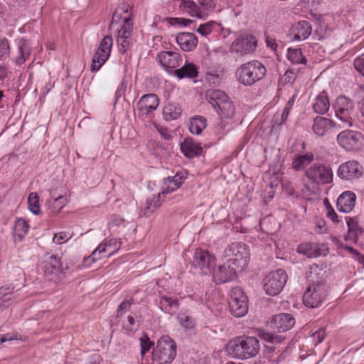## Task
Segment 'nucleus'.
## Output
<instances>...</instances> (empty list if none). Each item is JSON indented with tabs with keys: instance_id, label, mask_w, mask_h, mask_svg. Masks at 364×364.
<instances>
[{
	"instance_id": "nucleus-35",
	"label": "nucleus",
	"mask_w": 364,
	"mask_h": 364,
	"mask_svg": "<svg viewBox=\"0 0 364 364\" xmlns=\"http://www.w3.org/2000/svg\"><path fill=\"white\" fill-rule=\"evenodd\" d=\"M206 125V119L205 117L200 116L195 117L190 121L189 130L192 134H200Z\"/></svg>"
},
{
	"instance_id": "nucleus-18",
	"label": "nucleus",
	"mask_w": 364,
	"mask_h": 364,
	"mask_svg": "<svg viewBox=\"0 0 364 364\" xmlns=\"http://www.w3.org/2000/svg\"><path fill=\"white\" fill-rule=\"evenodd\" d=\"M157 57L161 65L166 71L169 69L177 68L182 61L181 55L173 51H161L158 54Z\"/></svg>"
},
{
	"instance_id": "nucleus-39",
	"label": "nucleus",
	"mask_w": 364,
	"mask_h": 364,
	"mask_svg": "<svg viewBox=\"0 0 364 364\" xmlns=\"http://www.w3.org/2000/svg\"><path fill=\"white\" fill-rule=\"evenodd\" d=\"M178 304V300L168 296L161 297L159 301L161 309L167 313H170L173 308L177 309Z\"/></svg>"
},
{
	"instance_id": "nucleus-56",
	"label": "nucleus",
	"mask_w": 364,
	"mask_h": 364,
	"mask_svg": "<svg viewBox=\"0 0 364 364\" xmlns=\"http://www.w3.org/2000/svg\"><path fill=\"white\" fill-rule=\"evenodd\" d=\"M193 21L190 19H186L182 18H170L169 23L172 26L176 25H183L184 26H188L192 23Z\"/></svg>"
},
{
	"instance_id": "nucleus-4",
	"label": "nucleus",
	"mask_w": 364,
	"mask_h": 364,
	"mask_svg": "<svg viewBox=\"0 0 364 364\" xmlns=\"http://www.w3.org/2000/svg\"><path fill=\"white\" fill-rule=\"evenodd\" d=\"M250 255L248 245L241 242L231 243L224 252L226 259L240 272L247 266Z\"/></svg>"
},
{
	"instance_id": "nucleus-57",
	"label": "nucleus",
	"mask_w": 364,
	"mask_h": 364,
	"mask_svg": "<svg viewBox=\"0 0 364 364\" xmlns=\"http://www.w3.org/2000/svg\"><path fill=\"white\" fill-rule=\"evenodd\" d=\"M70 238L69 234L65 232L57 233L54 235L53 242L58 244H62Z\"/></svg>"
},
{
	"instance_id": "nucleus-5",
	"label": "nucleus",
	"mask_w": 364,
	"mask_h": 364,
	"mask_svg": "<svg viewBox=\"0 0 364 364\" xmlns=\"http://www.w3.org/2000/svg\"><path fill=\"white\" fill-rule=\"evenodd\" d=\"M176 355V345L168 336H161L153 351V360L159 364H170Z\"/></svg>"
},
{
	"instance_id": "nucleus-62",
	"label": "nucleus",
	"mask_w": 364,
	"mask_h": 364,
	"mask_svg": "<svg viewBox=\"0 0 364 364\" xmlns=\"http://www.w3.org/2000/svg\"><path fill=\"white\" fill-rule=\"evenodd\" d=\"M124 222V220L117 215H114L111 218L110 225L119 226Z\"/></svg>"
},
{
	"instance_id": "nucleus-30",
	"label": "nucleus",
	"mask_w": 364,
	"mask_h": 364,
	"mask_svg": "<svg viewBox=\"0 0 364 364\" xmlns=\"http://www.w3.org/2000/svg\"><path fill=\"white\" fill-rule=\"evenodd\" d=\"M347 225L348 227V231L346 240L356 242L358 240L359 237L362 235L363 232V228L360 227L358 220L355 218H350L347 220Z\"/></svg>"
},
{
	"instance_id": "nucleus-58",
	"label": "nucleus",
	"mask_w": 364,
	"mask_h": 364,
	"mask_svg": "<svg viewBox=\"0 0 364 364\" xmlns=\"http://www.w3.org/2000/svg\"><path fill=\"white\" fill-rule=\"evenodd\" d=\"M117 43L119 46V50L121 53H125L127 50L129 41L128 38L117 37Z\"/></svg>"
},
{
	"instance_id": "nucleus-20",
	"label": "nucleus",
	"mask_w": 364,
	"mask_h": 364,
	"mask_svg": "<svg viewBox=\"0 0 364 364\" xmlns=\"http://www.w3.org/2000/svg\"><path fill=\"white\" fill-rule=\"evenodd\" d=\"M336 127V123L328 118L318 116L314 118L312 130L318 136H323L329 130Z\"/></svg>"
},
{
	"instance_id": "nucleus-48",
	"label": "nucleus",
	"mask_w": 364,
	"mask_h": 364,
	"mask_svg": "<svg viewBox=\"0 0 364 364\" xmlns=\"http://www.w3.org/2000/svg\"><path fill=\"white\" fill-rule=\"evenodd\" d=\"M10 53V45L8 40L0 39V60H5Z\"/></svg>"
},
{
	"instance_id": "nucleus-8",
	"label": "nucleus",
	"mask_w": 364,
	"mask_h": 364,
	"mask_svg": "<svg viewBox=\"0 0 364 364\" xmlns=\"http://www.w3.org/2000/svg\"><path fill=\"white\" fill-rule=\"evenodd\" d=\"M229 309L235 317H242L247 313V297L241 288L234 287L231 289Z\"/></svg>"
},
{
	"instance_id": "nucleus-47",
	"label": "nucleus",
	"mask_w": 364,
	"mask_h": 364,
	"mask_svg": "<svg viewBox=\"0 0 364 364\" xmlns=\"http://www.w3.org/2000/svg\"><path fill=\"white\" fill-rule=\"evenodd\" d=\"M123 21H124V26L118 31L117 37L125 38L129 39L131 36V32H132V28H131V24L129 23V19L128 18H124Z\"/></svg>"
},
{
	"instance_id": "nucleus-55",
	"label": "nucleus",
	"mask_w": 364,
	"mask_h": 364,
	"mask_svg": "<svg viewBox=\"0 0 364 364\" xmlns=\"http://www.w3.org/2000/svg\"><path fill=\"white\" fill-rule=\"evenodd\" d=\"M296 77V73L292 69H288L282 77V81L284 83L293 82Z\"/></svg>"
},
{
	"instance_id": "nucleus-42",
	"label": "nucleus",
	"mask_w": 364,
	"mask_h": 364,
	"mask_svg": "<svg viewBox=\"0 0 364 364\" xmlns=\"http://www.w3.org/2000/svg\"><path fill=\"white\" fill-rule=\"evenodd\" d=\"M28 208L35 215L39 214L41 208L39 205V198L36 193H31L28 198Z\"/></svg>"
},
{
	"instance_id": "nucleus-19",
	"label": "nucleus",
	"mask_w": 364,
	"mask_h": 364,
	"mask_svg": "<svg viewBox=\"0 0 364 364\" xmlns=\"http://www.w3.org/2000/svg\"><path fill=\"white\" fill-rule=\"evenodd\" d=\"M311 25L308 21H301L294 24L291 29V35L295 41H304L311 33Z\"/></svg>"
},
{
	"instance_id": "nucleus-6",
	"label": "nucleus",
	"mask_w": 364,
	"mask_h": 364,
	"mask_svg": "<svg viewBox=\"0 0 364 364\" xmlns=\"http://www.w3.org/2000/svg\"><path fill=\"white\" fill-rule=\"evenodd\" d=\"M306 178L316 185L328 184L333 181L331 168L322 164L315 163L311 165L305 172Z\"/></svg>"
},
{
	"instance_id": "nucleus-32",
	"label": "nucleus",
	"mask_w": 364,
	"mask_h": 364,
	"mask_svg": "<svg viewBox=\"0 0 364 364\" xmlns=\"http://www.w3.org/2000/svg\"><path fill=\"white\" fill-rule=\"evenodd\" d=\"M181 114V108L177 103L168 102L163 109V114L166 120L176 119Z\"/></svg>"
},
{
	"instance_id": "nucleus-12",
	"label": "nucleus",
	"mask_w": 364,
	"mask_h": 364,
	"mask_svg": "<svg viewBox=\"0 0 364 364\" xmlns=\"http://www.w3.org/2000/svg\"><path fill=\"white\" fill-rule=\"evenodd\" d=\"M238 272L240 271L226 259L225 262L213 269V281L217 284L228 282L236 278Z\"/></svg>"
},
{
	"instance_id": "nucleus-51",
	"label": "nucleus",
	"mask_w": 364,
	"mask_h": 364,
	"mask_svg": "<svg viewBox=\"0 0 364 364\" xmlns=\"http://www.w3.org/2000/svg\"><path fill=\"white\" fill-rule=\"evenodd\" d=\"M178 319L181 326L186 328H191L194 326L193 318L186 314H180L178 316Z\"/></svg>"
},
{
	"instance_id": "nucleus-24",
	"label": "nucleus",
	"mask_w": 364,
	"mask_h": 364,
	"mask_svg": "<svg viewBox=\"0 0 364 364\" xmlns=\"http://www.w3.org/2000/svg\"><path fill=\"white\" fill-rule=\"evenodd\" d=\"M297 251L300 254L306 255L307 257H317L322 255H326V252H323L321 247L317 243L305 242L299 245Z\"/></svg>"
},
{
	"instance_id": "nucleus-7",
	"label": "nucleus",
	"mask_w": 364,
	"mask_h": 364,
	"mask_svg": "<svg viewBox=\"0 0 364 364\" xmlns=\"http://www.w3.org/2000/svg\"><path fill=\"white\" fill-rule=\"evenodd\" d=\"M287 274L282 269L271 272L264 279V289L267 294L274 296L278 295L287 282Z\"/></svg>"
},
{
	"instance_id": "nucleus-37",
	"label": "nucleus",
	"mask_w": 364,
	"mask_h": 364,
	"mask_svg": "<svg viewBox=\"0 0 364 364\" xmlns=\"http://www.w3.org/2000/svg\"><path fill=\"white\" fill-rule=\"evenodd\" d=\"M109 55L97 50L92 58L90 70L92 72L97 71L108 59Z\"/></svg>"
},
{
	"instance_id": "nucleus-10",
	"label": "nucleus",
	"mask_w": 364,
	"mask_h": 364,
	"mask_svg": "<svg viewBox=\"0 0 364 364\" xmlns=\"http://www.w3.org/2000/svg\"><path fill=\"white\" fill-rule=\"evenodd\" d=\"M363 136L361 133L346 129L337 136L338 144L346 151H358L363 144Z\"/></svg>"
},
{
	"instance_id": "nucleus-53",
	"label": "nucleus",
	"mask_w": 364,
	"mask_h": 364,
	"mask_svg": "<svg viewBox=\"0 0 364 364\" xmlns=\"http://www.w3.org/2000/svg\"><path fill=\"white\" fill-rule=\"evenodd\" d=\"M122 327L127 331H134L138 328L139 325L136 323L134 318L129 315L127 317V321L123 323Z\"/></svg>"
},
{
	"instance_id": "nucleus-61",
	"label": "nucleus",
	"mask_w": 364,
	"mask_h": 364,
	"mask_svg": "<svg viewBox=\"0 0 364 364\" xmlns=\"http://www.w3.org/2000/svg\"><path fill=\"white\" fill-rule=\"evenodd\" d=\"M198 3L201 5L202 10L210 9L214 6V0H198Z\"/></svg>"
},
{
	"instance_id": "nucleus-41",
	"label": "nucleus",
	"mask_w": 364,
	"mask_h": 364,
	"mask_svg": "<svg viewBox=\"0 0 364 364\" xmlns=\"http://www.w3.org/2000/svg\"><path fill=\"white\" fill-rule=\"evenodd\" d=\"M48 203H50V208L51 209L52 213H55L60 212V210L65 205L67 199L64 196H60L57 198L49 200Z\"/></svg>"
},
{
	"instance_id": "nucleus-49",
	"label": "nucleus",
	"mask_w": 364,
	"mask_h": 364,
	"mask_svg": "<svg viewBox=\"0 0 364 364\" xmlns=\"http://www.w3.org/2000/svg\"><path fill=\"white\" fill-rule=\"evenodd\" d=\"M14 287L11 285H5L0 288V299L4 302H7L11 300V294Z\"/></svg>"
},
{
	"instance_id": "nucleus-15",
	"label": "nucleus",
	"mask_w": 364,
	"mask_h": 364,
	"mask_svg": "<svg viewBox=\"0 0 364 364\" xmlns=\"http://www.w3.org/2000/svg\"><path fill=\"white\" fill-rule=\"evenodd\" d=\"M257 47V41L252 36H245L237 38L231 46V50L241 55L252 53Z\"/></svg>"
},
{
	"instance_id": "nucleus-60",
	"label": "nucleus",
	"mask_w": 364,
	"mask_h": 364,
	"mask_svg": "<svg viewBox=\"0 0 364 364\" xmlns=\"http://www.w3.org/2000/svg\"><path fill=\"white\" fill-rule=\"evenodd\" d=\"M205 80L210 84H217L220 81V75L214 73H207Z\"/></svg>"
},
{
	"instance_id": "nucleus-22",
	"label": "nucleus",
	"mask_w": 364,
	"mask_h": 364,
	"mask_svg": "<svg viewBox=\"0 0 364 364\" xmlns=\"http://www.w3.org/2000/svg\"><path fill=\"white\" fill-rule=\"evenodd\" d=\"M355 194L352 191L343 193L337 199V208L340 212L349 213L355 206Z\"/></svg>"
},
{
	"instance_id": "nucleus-45",
	"label": "nucleus",
	"mask_w": 364,
	"mask_h": 364,
	"mask_svg": "<svg viewBox=\"0 0 364 364\" xmlns=\"http://www.w3.org/2000/svg\"><path fill=\"white\" fill-rule=\"evenodd\" d=\"M140 344H141V355L144 356L154 346V343L150 341L148 335L146 333H144L140 338Z\"/></svg>"
},
{
	"instance_id": "nucleus-31",
	"label": "nucleus",
	"mask_w": 364,
	"mask_h": 364,
	"mask_svg": "<svg viewBox=\"0 0 364 364\" xmlns=\"http://www.w3.org/2000/svg\"><path fill=\"white\" fill-rule=\"evenodd\" d=\"M18 55L16 57L15 62L17 65L23 64L31 55V47L26 40L21 39L18 43Z\"/></svg>"
},
{
	"instance_id": "nucleus-34",
	"label": "nucleus",
	"mask_w": 364,
	"mask_h": 364,
	"mask_svg": "<svg viewBox=\"0 0 364 364\" xmlns=\"http://www.w3.org/2000/svg\"><path fill=\"white\" fill-rule=\"evenodd\" d=\"M217 112L221 117L226 119H232L235 115V108L232 102L230 100L229 97L218 108Z\"/></svg>"
},
{
	"instance_id": "nucleus-54",
	"label": "nucleus",
	"mask_w": 364,
	"mask_h": 364,
	"mask_svg": "<svg viewBox=\"0 0 364 364\" xmlns=\"http://www.w3.org/2000/svg\"><path fill=\"white\" fill-rule=\"evenodd\" d=\"M326 336V331L324 328H321L316 331L312 333L311 337L315 341L316 345L321 343Z\"/></svg>"
},
{
	"instance_id": "nucleus-36",
	"label": "nucleus",
	"mask_w": 364,
	"mask_h": 364,
	"mask_svg": "<svg viewBox=\"0 0 364 364\" xmlns=\"http://www.w3.org/2000/svg\"><path fill=\"white\" fill-rule=\"evenodd\" d=\"M257 335L264 341L272 344H279L285 340V337L284 336L275 335L264 330H259Z\"/></svg>"
},
{
	"instance_id": "nucleus-43",
	"label": "nucleus",
	"mask_w": 364,
	"mask_h": 364,
	"mask_svg": "<svg viewBox=\"0 0 364 364\" xmlns=\"http://www.w3.org/2000/svg\"><path fill=\"white\" fill-rule=\"evenodd\" d=\"M161 193L153 195L146 200V209L150 213L154 212L161 206L160 202Z\"/></svg>"
},
{
	"instance_id": "nucleus-9",
	"label": "nucleus",
	"mask_w": 364,
	"mask_h": 364,
	"mask_svg": "<svg viewBox=\"0 0 364 364\" xmlns=\"http://www.w3.org/2000/svg\"><path fill=\"white\" fill-rule=\"evenodd\" d=\"M336 117L344 122L348 127L353 125L352 114L354 112L353 100L346 96H339L334 105Z\"/></svg>"
},
{
	"instance_id": "nucleus-29",
	"label": "nucleus",
	"mask_w": 364,
	"mask_h": 364,
	"mask_svg": "<svg viewBox=\"0 0 364 364\" xmlns=\"http://www.w3.org/2000/svg\"><path fill=\"white\" fill-rule=\"evenodd\" d=\"M173 73L179 79L184 77L194 78L198 76V72L196 66L193 63H186L178 69L173 70Z\"/></svg>"
},
{
	"instance_id": "nucleus-50",
	"label": "nucleus",
	"mask_w": 364,
	"mask_h": 364,
	"mask_svg": "<svg viewBox=\"0 0 364 364\" xmlns=\"http://www.w3.org/2000/svg\"><path fill=\"white\" fill-rule=\"evenodd\" d=\"M215 25V22L213 21L203 24H200L197 28V32H198L203 36H207L212 32L213 28Z\"/></svg>"
},
{
	"instance_id": "nucleus-27",
	"label": "nucleus",
	"mask_w": 364,
	"mask_h": 364,
	"mask_svg": "<svg viewBox=\"0 0 364 364\" xmlns=\"http://www.w3.org/2000/svg\"><path fill=\"white\" fill-rule=\"evenodd\" d=\"M330 108V102L327 92L323 91L315 98L313 104L314 111L319 114H324Z\"/></svg>"
},
{
	"instance_id": "nucleus-21",
	"label": "nucleus",
	"mask_w": 364,
	"mask_h": 364,
	"mask_svg": "<svg viewBox=\"0 0 364 364\" xmlns=\"http://www.w3.org/2000/svg\"><path fill=\"white\" fill-rule=\"evenodd\" d=\"M176 42L183 51L194 50L198 44L197 37L192 33H179L176 38Z\"/></svg>"
},
{
	"instance_id": "nucleus-1",
	"label": "nucleus",
	"mask_w": 364,
	"mask_h": 364,
	"mask_svg": "<svg viewBox=\"0 0 364 364\" xmlns=\"http://www.w3.org/2000/svg\"><path fill=\"white\" fill-rule=\"evenodd\" d=\"M319 274H323L321 269H318L317 265L311 267L308 275L309 282H311L303 296V301L309 308H317L325 301L327 296L328 285L326 282L319 278Z\"/></svg>"
},
{
	"instance_id": "nucleus-33",
	"label": "nucleus",
	"mask_w": 364,
	"mask_h": 364,
	"mask_svg": "<svg viewBox=\"0 0 364 364\" xmlns=\"http://www.w3.org/2000/svg\"><path fill=\"white\" fill-rule=\"evenodd\" d=\"M314 160V155L311 152L298 155L292 162V167L296 171L301 170L308 166Z\"/></svg>"
},
{
	"instance_id": "nucleus-28",
	"label": "nucleus",
	"mask_w": 364,
	"mask_h": 364,
	"mask_svg": "<svg viewBox=\"0 0 364 364\" xmlns=\"http://www.w3.org/2000/svg\"><path fill=\"white\" fill-rule=\"evenodd\" d=\"M44 272L46 275L57 274L61 272L62 264L60 259L51 255L44 262Z\"/></svg>"
},
{
	"instance_id": "nucleus-63",
	"label": "nucleus",
	"mask_w": 364,
	"mask_h": 364,
	"mask_svg": "<svg viewBox=\"0 0 364 364\" xmlns=\"http://www.w3.org/2000/svg\"><path fill=\"white\" fill-rule=\"evenodd\" d=\"M227 127L228 123L223 120H221V122L216 127L217 132L219 134H223L229 130V128L227 129Z\"/></svg>"
},
{
	"instance_id": "nucleus-17",
	"label": "nucleus",
	"mask_w": 364,
	"mask_h": 364,
	"mask_svg": "<svg viewBox=\"0 0 364 364\" xmlns=\"http://www.w3.org/2000/svg\"><path fill=\"white\" fill-rule=\"evenodd\" d=\"M295 324L294 318L289 314H280L274 316L271 322V328L278 332H284L291 329Z\"/></svg>"
},
{
	"instance_id": "nucleus-59",
	"label": "nucleus",
	"mask_w": 364,
	"mask_h": 364,
	"mask_svg": "<svg viewBox=\"0 0 364 364\" xmlns=\"http://www.w3.org/2000/svg\"><path fill=\"white\" fill-rule=\"evenodd\" d=\"M355 70L364 76V58H358L353 62Z\"/></svg>"
},
{
	"instance_id": "nucleus-26",
	"label": "nucleus",
	"mask_w": 364,
	"mask_h": 364,
	"mask_svg": "<svg viewBox=\"0 0 364 364\" xmlns=\"http://www.w3.org/2000/svg\"><path fill=\"white\" fill-rule=\"evenodd\" d=\"M180 8L193 17L204 18L207 16V13L202 10V8L198 6L193 1L182 0Z\"/></svg>"
},
{
	"instance_id": "nucleus-52",
	"label": "nucleus",
	"mask_w": 364,
	"mask_h": 364,
	"mask_svg": "<svg viewBox=\"0 0 364 364\" xmlns=\"http://www.w3.org/2000/svg\"><path fill=\"white\" fill-rule=\"evenodd\" d=\"M133 299H129L128 300L123 301L119 306H118L117 311V316H121L124 314V313L127 311H129L131 308L132 304H133Z\"/></svg>"
},
{
	"instance_id": "nucleus-13",
	"label": "nucleus",
	"mask_w": 364,
	"mask_h": 364,
	"mask_svg": "<svg viewBox=\"0 0 364 364\" xmlns=\"http://www.w3.org/2000/svg\"><path fill=\"white\" fill-rule=\"evenodd\" d=\"M193 264L200 269L203 274H208L211 272L213 267L215 264V257L208 251L198 249L193 255Z\"/></svg>"
},
{
	"instance_id": "nucleus-3",
	"label": "nucleus",
	"mask_w": 364,
	"mask_h": 364,
	"mask_svg": "<svg viewBox=\"0 0 364 364\" xmlns=\"http://www.w3.org/2000/svg\"><path fill=\"white\" fill-rule=\"evenodd\" d=\"M265 66L259 60H252L240 65L235 71L237 80L245 86H252L264 78Z\"/></svg>"
},
{
	"instance_id": "nucleus-23",
	"label": "nucleus",
	"mask_w": 364,
	"mask_h": 364,
	"mask_svg": "<svg viewBox=\"0 0 364 364\" xmlns=\"http://www.w3.org/2000/svg\"><path fill=\"white\" fill-rule=\"evenodd\" d=\"M182 153L188 158L198 156L202 152V147L191 138H186L181 144Z\"/></svg>"
},
{
	"instance_id": "nucleus-44",
	"label": "nucleus",
	"mask_w": 364,
	"mask_h": 364,
	"mask_svg": "<svg viewBox=\"0 0 364 364\" xmlns=\"http://www.w3.org/2000/svg\"><path fill=\"white\" fill-rule=\"evenodd\" d=\"M166 180L168 181L170 183H173L174 187H172L171 189L169 187H168L166 190L163 191L162 194L168 193L178 188L183 183L184 177L180 176L178 173H176L173 177H168Z\"/></svg>"
},
{
	"instance_id": "nucleus-25",
	"label": "nucleus",
	"mask_w": 364,
	"mask_h": 364,
	"mask_svg": "<svg viewBox=\"0 0 364 364\" xmlns=\"http://www.w3.org/2000/svg\"><path fill=\"white\" fill-rule=\"evenodd\" d=\"M205 97L216 112H218V108L220 105L227 100L228 96L220 90L210 89L206 91Z\"/></svg>"
},
{
	"instance_id": "nucleus-46",
	"label": "nucleus",
	"mask_w": 364,
	"mask_h": 364,
	"mask_svg": "<svg viewBox=\"0 0 364 364\" xmlns=\"http://www.w3.org/2000/svg\"><path fill=\"white\" fill-rule=\"evenodd\" d=\"M112 46V38L110 36H106L102 40L98 50L102 53L110 55L111 49Z\"/></svg>"
},
{
	"instance_id": "nucleus-16",
	"label": "nucleus",
	"mask_w": 364,
	"mask_h": 364,
	"mask_svg": "<svg viewBox=\"0 0 364 364\" xmlns=\"http://www.w3.org/2000/svg\"><path fill=\"white\" fill-rule=\"evenodd\" d=\"M159 105V98L155 94L143 95L136 104L139 114L148 116L156 109Z\"/></svg>"
},
{
	"instance_id": "nucleus-14",
	"label": "nucleus",
	"mask_w": 364,
	"mask_h": 364,
	"mask_svg": "<svg viewBox=\"0 0 364 364\" xmlns=\"http://www.w3.org/2000/svg\"><path fill=\"white\" fill-rule=\"evenodd\" d=\"M363 174V166L356 161H348L340 165L338 176L345 180L358 178Z\"/></svg>"
},
{
	"instance_id": "nucleus-64",
	"label": "nucleus",
	"mask_w": 364,
	"mask_h": 364,
	"mask_svg": "<svg viewBox=\"0 0 364 364\" xmlns=\"http://www.w3.org/2000/svg\"><path fill=\"white\" fill-rule=\"evenodd\" d=\"M327 216L331 218V220L333 222H338V215L334 211L332 207L328 208V210L326 211Z\"/></svg>"
},
{
	"instance_id": "nucleus-40",
	"label": "nucleus",
	"mask_w": 364,
	"mask_h": 364,
	"mask_svg": "<svg viewBox=\"0 0 364 364\" xmlns=\"http://www.w3.org/2000/svg\"><path fill=\"white\" fill-rule=\"evenodd\" d=\"M14 229L15 234L22 240L28 232L29 225L25 220L20 218L15 223Z\"/></svg>"
},
{
	"instance_id": "nucleus-11",
	"label": "nucleus",
	"mask_w": 364,
	"mask_h": 364,
	"mask_svg": "<svg viewBox=\"0 0 364 364\" xmlns=\"http://www.w3.org/2000/svg\"><path fill=\"white\" fill-rule=\"evenodd\" d=\"M121 242L117 239H111L108 242L101 243L85 259V262H94L103 257H109L113 255L120 247Z\"/></svg>"
},
{
	"instance_id": "nucleus-2",
	"label": "nucleus",
	"mask_w": 364,
	"mask_h": 364,
	"mask_svg": "<svg viewBox=\"0 0 364 364\" xmlns=\"http://www.w3.org/2000/svg\"><path fill=\"white\" fill-rule=\"evenodd\" d=\"M259 340L255 336H239L233 338L226 346L229 355L240 359L255 357L259 352Z\"/></svg>"
},
{
	"instance_id": "nucleus-38",
	"label": "nucleus",
	"mask_w": 364,
	"mask_h": 364,
	"mask_svg": "<svg viewBox=\"0 0 364 364\" xmlns=\"http://www.w3.org/2000/svg\"><path fill=\"white\" fill-rule=\"evenodd\" d=\"M287 58L293 64H305L306 63V59L300 48H289Z\"/></svg>"
}]
</instances>
